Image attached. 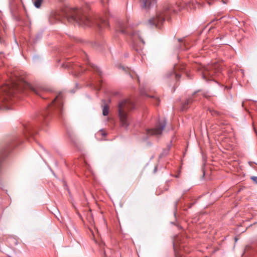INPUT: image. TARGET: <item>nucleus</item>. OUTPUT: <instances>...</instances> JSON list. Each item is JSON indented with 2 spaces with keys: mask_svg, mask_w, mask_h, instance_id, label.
<instances>
[{
  "mask_svg": "<svg viewBox=\"0 0 257 257\" xmlns=\"http://www.w3.org/2000/svg\"><path fill=\"white\" fill-rule=\"evenodd\" d=\"M27 89L31 90L37 95L41 96L39 91L43 88L38 86H34L23 79L17 81L12 80L2 86L0 88V95H4L8 97H11L15 91H21Z\"/></svg>",
  "mask_w": 257,
  "mask_h": 257,
  "instance_id": "f257e3e1",
  "label": "nucleus"
},
{
  "mask_svg": "<svg viewBox=\"0 0 257 257\" xmlns=\"http://www.w3.org/2000/svg\"><path fill=\"white\" fill-rule=\"evenodd\" d=\"M180 9L181 8L177 4H166L161 10L157 12L155 17L149 20L148 23L151 26H154L157 28H160L166 19H167L172 14L177 13L180 11Z\"/></svg>",
  "mask_w": 257,
  "mask_h": 257,
  "instance_id": "f03ea898",
  "label": "nucleus"
},
{
  "mask_svg": "<svg viewBox=\"0 0 257 257\" xmlns=\"http://www.w3.org/2000/svg\"><path fill=\"white\" fill-rule=\"evenodd\" d=\"M67 17L69 21L75 22L81 26L86 27L91 26V20L87 16L83 15L81 10L74 8L70 11Z\"/></svg>",
  "mask_w": 257,
  "mask_h": 257,
  "instance_id": "7ed1b4c3",
  "label": "nucleus"
},
{
  "mask_svg": "<svg viewBox=\"0 0 257 257\" xmlns=\"http://www.w3.org/2000/svg\"><path fill=\"white\" fill-rule=\"evenodd\" d=\"M134 108V104L130 100H123L118 104L119 119L121 125L126 127L128 125V119L126 111Z\"/></svg>",
  "mask_w": 257,
  "mask_h": 257,
  "instance_id": "20e7f679",
  "label": "nucleus"
},
{
  "mask_svg": "<svg viewBox=\"0 0 257 257\" xmlns=\"http://www.w3.org/2000/svg\"><path fill=\"white\" fill-rule=\"evenodd\" d=\"M220 65L217 62L208 64L206 66H200L202 77L205 81L212 80V78L219 72Z\"/></svg>",
  "mask_w": 257,
  "mask_h": 257,
  "instance_id": "39448f33",
  "label": "nucleus"
},
{
  "mask_svg": "<svg viewBox=\"0 0 257 257\" xmlns=\"http://www.w3.org/2000/svg\"><path fill=\"white\" fill-rule=\"evenodd\" d=\"M166 125V121L165 119L159 120L158 123L154 128L147 129L146 134L148 137L152 136H158L161 135Z\"/></svg>",
  "mask_w": 257,
  "mask_h": 257,
  "instance_id": "423d86ee",
  "label": "nucleus"
},
{
  "mask_svg": "<svg viewBox=\"0 0 257 257\" xmlns=\"http://www.w3.org/2000/svg\"><path fill=\"white\" fill-rule=\"evenodd\" d=\"M97 25L100 30L109 27V24L107 19L103 18H99V20L97 22Z\"/></svg>",
  "mask_w": 257,
  "mask_h": 257,
  "instance_id": "0eeeda50",
  "label": "nucleus"
},
{
  "mask_svg": "<svg viewBox=\"0 0 257 257\" xmlns=\"http://www.w3.org/2000/svg\"><path fill=\"white\" fill-rule=\"evenodd\" d=\"M142 3V8L145 9H148L156 4V0H141Z\"/></svg>",
  "mask_w": 257,
  "mask_h": 257,
  "instance_id": "6e6552de",
  "label": "nucleus"
},
{
  "mask_svg": "<svg viewBox=\"0 0 257 257\" xmlns=\"http://www.w3.org/2000/svg\"><path fill=\"white\" fill-rule=\"evenodd\" d=\"M62 94H58L51 104V105H56L58 108H60L62 104Z\"/></svg>",
  "mask_w": 257,
  "mask_h": 257,
  "instance_id": "1a4fd4ad",
  "label": "nucleus"
},
{
  "mask_svg": "<svg viewBox=\"0 0 257 257\" xmlns=\"http://www.w3.org/2000/svg\"><path fill=\"white\" fill-rule=\"evenodd\" d=\"M187 6L190 9H196L197 8H199L200 4L197 2H190L188 3Z\"/></svg>",
  "mask_w": 257,
  "mask_h": 257,
  "instance_id": "9d476101",
  "label": "nucleus"
},
{
  "mask_svg": "<svg viewBox=\"0 0 257 257\" xmlns=\"http://www.w3.org/2000/svg\"><path fill=\"white\" fill-rule=\"evenodd\" d=\"M192 102V100L191 98H189L188 99H187L185 102H184V103L182 105V110H184L185 109H186L187 108V106L191 102Z\"/></svg>",
  "mask_w": 257,
  "mask_h": 257,
  "instance_id": "9b49d317",
  "label": "nucleus"
},
{
  "mask_svg": "<svg viewBox=\"0 0 257 257\" xmlns=\"http://www.w3.org/2000/svg\"><path fill=\"white\" fill-rule=\"evenodd\" d=\"M109 113V107L108 105H105L103 107L102 109V113L104 116H106L108 115Z\"/></svg>",
  "mask_w": 257,
  "mask_h": 257,
  "instance_id": "f8f14e48",
  "label": "nucleus"
},
{
  "mask_svg": "<svg viewBox=\"0 0 257 257\" xmlns=\"http://www.w3.org/2000/svg\"><path fill=\"white\" fill-rule=\"evenodd\" d=\"M43 0H35L34 2L35 7L37 8H40Z\"/></svg>",
  "mask_w": 257,
  "mask_h": 257,
  "instance_id": "ddd939ff",
  "label": "nucleus"
},
{
  "mask_svg": "<svg viewBox=\"0 0 257 257\" xmlns=\"http://www.w3.org/2000/svg\"><path fill=\"white\" fill-rule=\"evenodd\" d=\"M137 252H138V256L140 257L141 255H144L145 254V249H144V248L140 247L138 249V250L137 251Z\"/></svg>",
  "mask_w": 257,
  "mask_h": 257,
  "instance_id": "4468645a",
  "label": "nucleus"
},
{
  "mask_svg": "<svg viewBox=\"0 0 257 257\" xmlns=\"http://www.w3.org/2000/svg\"><path fill=\"white\" fill-rule=\"evenodd\" d=\"M119 25V27H120L119 28H118L117 30L118 31H119L121 33H125V31L124 30V27L122 25V24L121 23H119L118 24Z\"/></svg>",
  "mask_w": 257,
  "mask_h": 257,
  "instance_id": "2eb2a0df",
  "label": "nucleus"
},
{
  "mask_svg": "<svg viewBox=\"0 0 257 257\" xmlns=\"http://www.w3.org/2000/svg\"><path fill=\"white\" fill-rule=\"evenodd\" d=\"M99 135L103 137H105L106 135L105 133L102 130H100V132L97 133V135Z\"/></svg>",
  "mask_w": 257,
  "mask_h": 257,
  "instance_id": "dca6fc26",
  "label": "nucleus"
},
{
  "mask_svg": "<svg viewBox=\"0 0 257 257\" xmlns=\"http://www.w3.org/2000/svg\"><path fill=\"white\" fill-rule=\"evenodd\" d=\"M155 99L156 101L155 102V105H158L159 104V101H160L159 99L157 97H155Z\"/></svg>",
  "mask_w": 257,
  "mask_h": 257,
  "instance_id": "f3484780",
  "label": "nucleus"
},
{
  "mask_svg": "<svg viewBox=\"0 0 257 257\" xmlns=\"http://www.w3.org/2000/svg\"><path fill=\"white\" fill-rule=\"evenodd\" d=\"M251 179L257 184V177H252Z\"/></svg>",
  "mask_w": 257,
  "mask_h": 257,
  "instance_id": "a211bd4d",
  "label": "nucleus"
},
{
  "mask_svg": "<svg viewBox=\"0 0 257 257\" xmlns=\"http://www.w3.org/2000/svg\"><path fill=\"white\" fill-rule=\"evenodd\" d=\"M208 5H211V3H210V2H208Z\"/></svg>",
  "mask_w": 257,
  "mask_h": 257,
  "instance_id": "6ab92c4d",
  "label": "nucleus"
},
{
  "mask_svg": "<svg viewBox=\"0 0 257 257\" xmlns=\"http://www.w3.org/2000/svg\"><path fill=\"white\" fill-rule=\"evenodd\" d=\"M178 76H179V77H180V76H179V75H177V74H176V77L177 78Z\"/></svg>",
  "mask_w": 257,
  "mask_h": 257,
  "instance_id": "aec40b11",
  "label": "nucleus"
},
{
  "mask_svg": "<svg viewBox=\"0 0 257 257\" xmlns=\"http://www.w3.org/2000/svg\"><path fill=\"white\" fill-rule=\"evenodd\" d=\"M223 3L224 4H226V3H227V2H224V1H223Z\"/></svg>",
  "mask_w": 257,
  "mask_h": 257,
  "instance_id": "412c9836",
  "label": "nucleus"
},
{
  "mask_svg": "<svg viewBox=\"0 0 257 257\" xmlns=\"http://www.w3.org/2000/svg\"><path fill=\"white\" fill-rule=\"evenodd\" d=\"M7 99V98L6 97V98H4V100H5V99L6 100Z\"/></svg>",
  "mask_w": 257,
  "mask_h": 257,
  "instance_id": "4be33fe9",
  "label": "nucleus"
},
{
  "mask_svg": "<svg viewBox=\"0 0 257 257\" xmlns=\"http://www.w3.org/2000/svg\"><path fill=\"white\" fill-rule=\"evenodd\" d=\"M91 67H93V68H94V66H91Z\"/></svg>",
  "mask_w": 257,
  "mask_h": 257,
  "instance_id": "5701e85b",
  "label": "nucleus"
}]
</instances>
